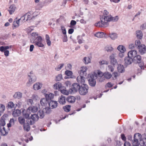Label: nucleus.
Masks as SVG:
<instances>
[{
  "instance_id": "1",
  "label": "nucleus",
  "mask_w": 146,
  "mask_h": 146,
  "mask_svg": "<svg viewBox=\"0 0 146 146\" xmlns=\"http://www.w3.org/2000/svg\"><path fill=\"white\" fill-rule=\"evenodd\" d=\"M88 76L89 85L92 87H94L96 83V80L97 78V74L96 73H94V74H89Z\"/></svg>"
},
{
  "instance_id": "2",
  "label": "nucleus",
  "mask_w": 146,
  "mask_h": 146,
  "mask_svg": "<svg viewBox=\"0 0 146 146\" xmlns=\"http://www.w3.org/2000/svg\"><path fill=\"white\" fill-rule=\"evenodd\" d=\"M141 135L138 133L135 134L134 138L132 140V144L134 145L138 146L139 144V142L141 139Z\"/></svg>"
},
{
  "instance_id": "3",
  "label": "nucleus",
  "mask_w": 146,
  "mask_h": 146,
  "mask_svg": "<svg viewBox=\"0 0 146 146\" xmlns=\"http://www.w3.org/2000/svg\"><path fill=\"white\" fill-rule=\"evenodd\" d=\"M88 87L86 84L80 86L79 92L82 95H85L88 92Z\"/></svg>"
},
{
  "instance_id": "4",
  "label": "nucleus",
  "mask_w": 146,
  "mask_h": 146,
  "mask_svg": "<svg viewBox=\"0 0 146 146\" xmlns=\"http://www.w3.org/2000/svg\"><path fill=\"white\" fill-rule=\"evenodd\" d=\"M28 76L29 77V79L28 82L27 83V86H29L31 84L36 81V78L32 72H30Z\"/></svg>"
},
{
  "instance_id": "5",
  "label": "nucleus",
  "mask_w": 146,
  "mask_h": 146,
  "mask_svg": "<svg viewBox=\"0 0 146 146\" xmlns=\"http://www.w3.org/2000/svg\"><path fill=\"white\" fill-rule=\"evenodd\" d=\"M133 59V61L135 63L139 64V66L141 68L143 67V64L142 62L141 57L140 55L137 54Z\"/></svg>"
},
{
  "instance_id": "6",
  "label": "nucleus",
  "mask_w": 146,
  "mask_h": 146,
  "mask_svg": "<svg viewBox=\"0 0 146 146\" xmlns=\"http://www.w3.org/2000/svg\"><path fill=\"white\" fill-rule=\"evenodd\" d=\"M110 16H102L100 18V21L103 22L105 25L108 26L107 23L108 22H110Z\"/></svg>"
},
{
  "instance_id": "7",
  "label": "nucleus",
  "mask_w": 146,
  "mask_h": 146,
  "mask_svg": "<svg viewBox=\"0 0 146 146\" xmlns=\"http://www.w3.org/2000/svg\"><path fill=\"white\" fill-rule=\"evenodd\" d=\"M87 70L88 68L86 66H82L80 70L78 72V73L81 75L86 76L87 74L86 71Z\"/></svg>"
},
{
  "instance_id": "8",
  "label": "nucleus",
  "mask_w": 146,
  "mask_h": 146,
  "mask_svg": "<svg viewBox=\"0 0 146 146\" xmlns=\"http://www.w3.org/2000/svg\"><path fill=\"white\" fill-rule=\"evenodd\" d=\"M80 87V86L78 83H74L72 86V91L73 93H75L78 91H79Z\"/></svg>"
},
{
  "instance_id": "9",
  "label": "nucleus",
  "mask_w": 146,
  "mask_h": 146,
  "mask_svg": "<svg viewBox=\"0 0 146 146\" xmlns=\"http://www.w3.org/2000/svg\"><path fill=\"white\" fill-rule=\"evenodd\" d=\"M133 61V58H130V57H129L128 56L126 57L125 58L124 65L126 66H127L128 65L131 64Z\"/></svg>"
},
{
  "instance_id": "10",
  "label": "nucleus",
  "mask_w": 146,
  "mask_h": 146,
  "mask_svg": "<svg viewBox=\"0 0 146 146\" xmlns=\"http://www.w3.org/2000/svg\"><path fill=\"white\" fill-rule=\"evenodd\" d=\"M116 56V54L113 53L111 54L109 57L111 63L113 65H115L117 63V60L115 58Z\"/></svg>"
},
{
  "instance_id": "11",
  "label": "nucleus",
  "mask_w": 146,
  "mask_h": 146,
  "mask_svg": "<svg viewBox=\"0 0 146 146\" xmlns=\"http://www.w3.org/2000/svg\"><path fill=\"white\" fill-rule=\"evenodd\" d=\"M82 75L78 76L76 80L78 83L81 84L83 85H84L85 82L86 78Z\"/></svg>"
},
{
  "instance_id": "12",
  "label": "nucleus",
  "mask_w": 146,
  "mask_h": 146,
  "mask_svg": "<svg viewBox=\"0 0 146 146\" xmlns=\"http://www.w3.org/2000/svg\"><path fill=\"white\" fill-rule=\"evenodd\" d=\"M57 102L56 101L51 100L48 104V106L50 108L53 109L56 108L57 106Z\"/></svg>"
},
{
  "instance_id": "13",
  "label": "nucleus",
  "mask_w": 146,
  "mask_h": 146,
  "mask_svg": "<svg viewBox=\"0 0 146 146\" xmlns=\"http://www.w3.org/2000/svg\"><path fill=\"white\" fill-rule=\"evenodd\" d=\"M137 54V51L135 50H130L128 53V56L130 58H133Z\"/></svg>"
},
{
  "instance_id": "14",
  "label": "nucleus",
  "mask_w": 146,
  "mask_h": 146,
  "mask_svg": "<svg viewBox=\"0 0 146 146\" xmlns=\"http://www.w3.org/2000/svg\"><path fill=\"white\" fill-rule=\"evenodd\" d=\"M138 48L139 52L141 55L144 54L146 52V47L144 45H141Z\"/></svg>"
},
{
  "instance_id": "15",
  "label": "nucleus",
  "mask_w": 146,
  "mask_h": 146,
  "mask_svg": "<svg viewBox=\"0 0 146 146\" xmlns=\"http://www.w3.org/2000/svg\"><path fill=\"white\" fill-rule=\"evenodd\" d=\"M76 98L73 96H69L66 99V100L68 102L71 104L74 103L76 101Z\"/></svg>"
},
{
  "instance_id": "16",
  "label": "nucleus",
  "mask_w": 146,
  "mask_h": 146,
  "mask_svg": "<svg viewBox=\"0 0 146 146\" xmlns=\"http://www.w3.org/2000/svg\"><path fill=\"white\" fill-rule=\"evenodd\" d=\"M109 37L112 40H115L118 37V35L116 33L111 32L109 34Z\"/></svg>"
},
{
  "instance_id": "17",
  "label": "nucleus",
  "mask_w": 146,
  "mask_h": 146,
  "mask_svg": "<svg viewBox=\"0 0 146 146\" xmlns=\"http://www.w3.org/2000/svg\"><path fill=\"white\" fill-rule=\"evenodd\" d=\"M48 101L45 98H42L40 100V103L42 106H48Z\"/></svg>"
},
{
  "instance_id": "18",
  "label": "nucleus",
  "mask_w": 146,
  "mask_h": 146,
  "mask_svg": "<svg viewBox=\"0 0 146 146\" xmlns=\"http://www.w3.org/2000/svg\"><path fill=\"white\" fill-rule=\"evenodd\" d=\"M7 114H4L0 119V125L2 126V127L5 125V118L7 117Z\"/></svg>"
},
{
  "instance_id": "19",
  "label": "nucleus",
  "mask_w": 146,
  "mask_h": 146,
  "mask_svg": "<svg viewBox=\"0 0 146 146\" xmlns=\"http://www.w3.org/2000/svg\"><path fill=\"white\" fill-rule=\"evenodd\" d=\"M42 84L41 83L37 82L34 84L33 86V88L35 90H39L42 87Z\"/></svg>"
},
{
  "instance_id": "20",
  "label": "nucleus",
  "mask_w": 146,
  "mask_h": 146,
  "mask_svg": "<svg viewBox=\"0 0 146 146\" xmlns=\"http://www.w3.org/2000/svg\"><path fill=\"white\" fill-rule=\"evenodd\" d=\"M22 96V93L19 92H18L15 93L13 96V97L15 99H21Z\"/></svg>"
},
{
  "instance_id": "21",
  "label": "nucleus",
  "mask_w": 146,
  "mask_h": 146,
  "mask_svg": "<svg viewBox=\"0 0 146 146\" xmlns=\"http://www.w3.org/2000/svg\"><path fill=\"white\" fill-rule=\"evenodd\" d=\"M21 113L20 110L18 109L14 110L12 113V115L14 117H17L19 116Z\"/></svg>"
},
{
  "instance_id": "22",
  "label": "nucleus",
  "mask_w": 146,
  "mask_h": 146,
  "mask_svg": "<svg viewBox=\"0 0 146 146\" xmlns=\"http://www.w3.org/2000/svg\"><path fill=\"white\" fill-rule=\"evenodd\" d=\"M28 109L31 112L35 113L38 110V107L36 106H33L29 107Z\"/></svg>"
},
{
  "instance_id": "23",
  "label": "nucleus",
  "mask_w": 146,
  "mask_h": 146,
  "mask_svg": "<svg viewBox=\"0 0 146 146\" xmlns=\"http://www.w3.org/2000/svg\"><path fill=\"white\" fill-rule=\"evenodd\" d=\"M58 101L61 104H64L66 103L65 98L64 96H61L59 98Z\"/></svg>"
},
{
  "instance_id": "24",
  "label": "nucleus",
  "mask_w": 146,
  "mask_h": 146,
  "mask_svg": "<svg viewBox=\"0 0 146 146\" xmlns=\"http://www.w3.org/2000/svg\"><path fill=\"white\" fill-rule=\"evenodd\" d=\"M16 7L14 5H11L9 7L8 11L10 14H12L15 11Z\"/></svg>"
},
{
  "instance_id": "25",
  "label": "nucleus",
  "mask_w": 146,
  "mask_h": 146,
  "mask_svg": "<svg viewBox=\"0 0 146 146\" xmlns=\"http://www.w3.org/2000/svg\"><path fill=\"white\" fill-rule=\"evenodd\" d=\"M117 69L118 71L120 73H122L124 72L125 69L124 66L123 65L121 64H119L118 65Z\"/></svg>"
},
{
  "instance_id": "26",
  "label": "nucleus",
  "mask_w": 146,
  "mask_h": 146,
  "mask_svg": "<svg viewBox=\"0 0 146 146\" xmlns=\"http://www.w3.org/2000/svg\"><path fill=\"white\" fill-rule=\"evenodd\" d=\"M62 88V84L60 82H57L53 85V88L54 89H60Z\"/></svg>"
},
{
  "instance_id": "27",
  "label": "nucleus",
  "mask_w": 146,
  "mask_h": 146,
  "mask_svg": "<svg viewBox=\"0 0 146 146\" xmlns=\"http://www.w3.org/2000/svg\"><path fill=\"white\" fill-rule=\"evenodd\" d=\"M13 25L15 28L18 27L20 25L19 20H17V18L15 19L13 22Z\"/></svg>"
},
{
  "instance_id": "28",
  "label": "nucleus",
  "mask_w": 146,
  "mask_h": 146,
  "mask_svg": "<svg viewBox=\"0 0 146 146\" xmlns=\"http://www.w3.org/2000/svg\"><path fill=\"white\" fill-rule=\"evenodd\" d=\"M104 33L102 32H98L94 35V36L98 38L104 37Z\"/></svg>"
},
{
  "instance_id": "29",
  "label": "nucleus",
  "mask_w": 146,
  "mask_h": 146,
  "mask_svg": "<svg viewBox=\"0 0 146 146\" xmlns=\"http://www.w3.org/2000/svg\"><path fill=\"white\" fill-rule=\"evenodd\" d=\"M16 119H14L13 118L11 119L9 123L7 124V126L9 128L12 126H13L15 124V122L16 121Z\"/></svg>"
},
{
  "instance_id": "30",
  "label": "nucleus",
  "mask_w": 146,
  "mask_h": 146,
  "mask_svg": "<svg viewBox=\"0 0 146 146\" xmlns=\"http://www.w3.org/2000/svg\"><path fill=\"white\" fill-rule=\"evenodd\" d=\"M104 23L102 22L101 21H99L97 23H95V26L97 27H107V25H105Z\"/></svg>"
},
{
  "instance_id": "31",
  "label": "nucleus",
  "mask_w": 146,
  "mask_h": 146,
  "mask_svg": "<svg viewBox=\"0 0 146 146\" xmlns=\"http://www.w3.org/2000/svg\"><path fill=\"white\" fill-rule=\"evenodd\" d=\"M136 37L137 38L141 39L142 38L143 34L142 32L139 30L136 31Z\"/></svg>"
},
{
  "instance_id": "32",
  "label": "nucleus",
  "mask_w": 146,
  "mask_h": 146,
  "mask_svg": "<svg viewBox=\"0 0 146 146\" xmlns=\"http://www.w3.org/2000/svg\"><path fill=\"white\" fill-rule=\"evenodd\" d=\"M38 116V118L42 119L44 117V112L43 110H39L36 114Z\"/></svg>"
},
{
  "instance_id": "33",
  "label": "nucleus",
  "mask_w": 146,
  "mask_h": 146,
  "mask_svg": "<svg viewBox=\"0 0 146 146\" xmlns=\"http://www.w3.org/2000/svg\"><path fill=\"white\" fill-rule=\"evenodd\" d=\"M139 143L141 146H146V138L142 139Z\"/></svg>"
},
{
  "instance_id": "34",
  "label": "nucleus",
  "mask_w": 146,
  "mask_h": 146,
  "mask_svg": "<svg viewBox=\"0 0 146 146\" xmlns=\"http://www.w3.org/2000/svg\"><path fill=\"white\" fill-rule=\"evenodd\" d=\"M117 49L121 52H125L126 51L125 48L122 45L119 46L117 47Z\"/></svg>"
},
{
  "instance_id": "35",
  "label": "nucleus",
  "mask_w": 146,
  "mask_h": 146,
  "mask_svg": "<svg viewBox=\"0 0 146 146\" xmlns=\"http://www.w3.org/2000/svg\"><path fill=\"white\" fill-rule=\"evenodd\" d=\"M31 118L35 122L37 121L38 119V116L36 114H35L33 115H32L31 116Z\"/></svg>"
},
{
  "instance_id": "36",
  "label": "nucleus",
  "mask_w": 146,
  "mask_h": 146,
  "mask_svg": "<svg viewBox=\"0 0 146 146\" xmlns=\"http://www.w3.org/2000/svg\"><path fill=\"white\" fill-rule=\"evenodd\" d=\"M18 121L19 123L21 125H24L25 122V119L22 117H20L18 118Z\"/></svg>"
},
{
  "instance_id": "37",
  "label": "nucleus",
  "mask_w": 146,
  "mask_h": 146,
  "mask_svg": "<svg viewBox=\"0 0 146 146\" xmlns=\"http://www.w3.org/2000/svg\"><path fill=\"white\" fill-rule=\"evenodd\" d=\"M54 96V95L51 93L46 94L45 95V98L47 100H51L53 98Z\"/></svg>"
},
{
  "instance_id": "38",
  "label": "nucleus",
  "mask_w": 146,
  "mask_h": 146,
  "mask_svg": "<svg viewBox=\"0 0 146 146\" xmlns=\"http://www.w3.org/2000/svg\"><path fill=\"white\" fill-rule=\"evenodd\" d=\"M110 21H113V22L117 21L119 19L118 17V16H115V17H113L111 15H110Z\"/></svg>"
},
{
  "instance_id": "39",
  "label": "nucleus",
  "mask_w": 146,
  "mask_h": 146,
  "mask_svg": "<svg viewBox=\"0 0 146 146\" xmlns=\"http://www.w3.org/2000/svg\"><path fill=\"white\" fill-rule=\"evenodd\" d=\"M12 47L11 46H2L0 47V50L2 52H4L5 50H7V49H8L9 48H11Z\"/></svg>"
},
{
  "instance_id": "40",
  "label": "nucleus",
  "mask_w": 146,
  "mask_h": 146,
  "mask_svg": "<svg viewBox=\"0 0 146 146\" xmlns=\"http://www.w3.org/2000/svg\"><path fill=\"white\" fill-rule=\"evenodd\" d=\"M24 130L27 132L29 131L30 130V127L29 124L27 123L26 124H24L23 125Z\"/></svg>"
},
{
  "instance_id": "41",
  "label": "nucleus",
  "mask_w": 146,
  "mask_h": 146,
  "mask_svg": "<svg viewBox=\"0 0 146 146\" xmlns=\"http://www.w3.org/2000/svg\"><path fill=\"white\" fill-rule=\"evenodd\" d=\"M104 77L107 79H109L111 76V74L108 72H105L104 74Z\"/></svg>"
},
{
  "instance_id": "42",
  "label": "nucleus",
  "mask_w": 146,
  "mask_h": 146,
  "mask_svg": "<svg viewBox=\"0 0 146 146\" xmlns=\"http://www.w3.org/2000/svg\"><path fill=\"white\" fill-rule=\"evenodd\" d=\"M43 110L44 113L47 114L50 113L51 111L50 108L48 107H46L45 108H44Z\"/></svg>"
},
{
  "instance_id": "43",
  "label": "nucleus",
  "mask_w": 146,
  "mask_h": 146,
  "mask_svg": "<svg viewBox=\"0 0 146 146\" xmlns=\"http://www.w3.org/2000/svg\"><path fill=\"white\" fill-rule=\"evenodd\" d=\"M83 62L86 64H88L90 62V59L89 57H85L83 60Z\"/></svg>"
},
{
  "instance_id": "44",
  "label": "nucleus",
  "mask_w": 146,
  "mask_h": 146,
  "mask_svg": "<svg viewBox=\"0 0 146 146\" xmlns=\"http://www.w3.org/2000/svg\"><path fill=\"white\" fill-rule=\"evenodd\" d=\"M65 73L67 76H70V78H72V71L67 70L65 71Z\"/></svg>"
},
{
  "instance_id": "45",
  "label": "nucleus",
  "mask_w": 146,
  "mask_h": 146,
  "mask_svg": "<svg viewBox=\"0 0 146 146\" xmlns=\"http://www.w3.org/2000/svg\"><path fill=\"white\" fill-rule=\"evenodd\" d=\"M105 49L107 52H111L113 48L111 46L108 45L106 46Z\"/></svg>"
},
{
  "instance_id": "46",
  "label": "nucleus",
  "mask_w": 146,
  "mask_h": 146,
  "mask_svg": "<svg viewBox=\"0 0 146 146\" xmlns=\"http://www.w3.org/2000/svg\"><path fill=\"white\" fill-rule=\"evenodd\" d=\"M27 123L29 124V125L30 124L31 125L35 123L31 118H28L27 119Z\"/></svg>"
},
{
  "instance_id": "47",
  "label": "nucleus",
  "mask_w": 146,
  "mask_h": 146,
  "mask_svg": "<svg viewBox=\"0 0 146 146\" xmlns=\"http://www.w3.org/2000/svg\"><path fill=\"white\" fill-rule=\"evenodd\" d=\"M70 105H67L63 107L64 110L66 112H68L70 110Z\"/></svg>"
},
{
  "instance_id": "48",
  "label": "nucleus",
  "mask_w": 146,
  "mask_h": 146,
  "mask_svg": "<svg viewBox=\"0 0 146 146\" xmlns=\"http://www.w3.org/2000/svg\"><path fill=\"white\" fill-rule=\"evenodd\" d=\"M25 16L27 17L26 20H30L31 19L32 15L30 13H28L25 14Z\"/></svg>"
},
{
  "instance_id": "49",
  "label": "nucleus",
  "mask_w": 146,
  "mask_h": 146,
  "mask_svg": "<svg viewBox=\"0 0 146 146\" xmlns=\"http://www.w3.org/2000/svg\"><path fill=\"white\" fill-rule=\"evenodd\" d=\"M31 36L32 39L35 40L36 39L37 36H38V34L36 33H32Z\"/></svg>"
},
{
  "instance_id": "50",
  "label": "nucleus",
  "mask_w": 146,
  "mask_h": 146,
  "mask_svg": "<svg viewBox=\"0 0 146 146\" xmlns=\"http://www.w3.org/2000/svg\"><path fill=\"white\" fill-rule=\"evenodd\" d=\"M14 104L12 102H10L8 104L7 107L8 108H14Z\"/></svg>"
},
{
  "instance_id": "51",
  "label": "nucleus",
  "mask_w": 146,
  "mask_h": 146,
  "mask_svg": "<svg viewBox=\"0 0 146 146\" xmlns=\"http://www.w3.org/2000/svg\"><path fill=\"white\" fill-rule=\"evenodd\" d=\"M135 46L138 48L141 45V44L140 41L139 40H136L135 42Z\"/></svg>"
},
{
  "instance_id": "52",
  "label": "nucleus",
  "mask_w": 146,
  "mask_h": 146,
  "mask_svg": "<svg viewBox=\"0 0 146 146\" xmlns=\"http://www.w3.org/2000/svg\"><path fill=\"white\" fill-rule=\"evenodd\" d=\"M0 133L1 135H5L7 133V132L5 131V128L4 127H2V129Z\"/></svg>"
},
{
  "instance_id": "53",
  "label": "nucleus",
  "mask_w": 146,
  "mask_h": 146,
  "mask_svg": "<svg viewBox=\"0 0 146 146\" xmlns=\"http://www.w3.org/2000/svg\"><path fill=\"white\" fill-rule=\"evenodd\" d=\"M60 91L61 93L64 95H68L69 94V92L65 89H60Z\"/></svg>"
},
{
  "instance_id": "54",
  "label": "nucleus",
  "mask_w": 146,
  "mask_h": 146,
  "mask_svg": "<svg viewBox=\"0 0 146 146\" xmlns=\"http://www.w3.org/2000/svg\"><path fill=\"white\" fill-rule=\"evenodd\" d=\"M62 79V75L61 74H59L56 76L55 80L56 81H60Z\"/></svg>"
},
{
  "instance_id": "55",
  "label": "nucleus",
  "mask_w": 146,
  "mask_h": 146,
  "mask_svg": "<svg viewBox=\"0 0 146 146\" xmlns=\"http://www.w3.org/2000/svg\"><path fill=\"white\" fill-rule=\"evenodd\" d=\"M35 44L38 47H42L44 45L42 43L41 41L40 42H35Z\"/></svg>"
},
{
  "instance_id": "56",
  "label": "nucleus",
  "mask_w": 146,
  "mask_h": 146,
  "mask_svg": "<svg viewBox=\"0 0 146 146\" xmlns=\"http://www.w3.org/2000/svg\"><path fill=\"white\" fill-rule=\"evenodd\" d=\"M64 64H62L59 65L58 67L55 68V70L57 71L60 70L64 66Z\"/></svg>"
},
{
  "instance_id": "57",
  "label": "nucleus",
  "mask_w": 146,
  "mask_h": 146,
  "mask_svg": "<svg viewBox=\"0 0 146 146\" xmlns=\"http://www.w3.org/2000/svg\"><path fill=\"white\" fill-rule=\"evenodd\" d=\"M31 98L34 100H37L39 99V98L38 96L36 94H33Z\"/></svg>"
},
{
  "instance_id": "58",
  "label": "nucleus",
  "mask_w": 146,
  "mask_h": 146,
  "mask_svg": "<svg viewBox=\"0 0 146 146\" xmlns=\"http://www.w3.org/2000/svg\"><path fill=\"white\" fill-rule=\"evenodd\" d=\"M5 110V106L2 104H0V112H3Z\"/></svg>"
},
{
  "instance_id": "59",
  "label": "nucleus",
  "mask_w": 146,
  "mask_h": 146,
  "mask_svg": "<svg viewBox=\"0 0 146 146\" xmlns=\"http://www.w3.org/2000/svg\"><path fill=\"white\" fill-rule=\"evenodd\" d=\"M61 28L62 33L64 35H66V32L65 27L63 26H61Z\"/></svg>"
},
{
  "instance_id": "60",
  "label": "nucleus",
  "mask_w": 146,
  "mask_h": 146,
  "mask_svg": "<svg viewBox=\"0 0 146 146\" xmlns=\"http://www.w3.org/2000/svg\"><path fill=\"white\" fill-rule=\"evenodd\" d=\"M99 63L100 64H107L108 63V62L106 61L105 60H102L101 61H100Z\"/></svg>"
},
{
  "instance_id": "61",
  "label": "nucleus",
  "mask_w": 146,
  "mask_h": 146,
  "mask_svg": "<svg viewBox=\"0 0 146 146\" xmlns=\"http://www.w3.org/2000/svg\"><path fill=\"white\" fill-rule=\"evenodd\" d=\"M25 17H24V15L21 17V18L19 19V20L21 21L22 22H24L25 21H26V19H25Z\"/></svg>"
},
{
  "instance_id": "62",
  "label": "nucleus",
  "mask_w": 146,
  "mask_h": 146,
  "mask_svg": "<svg viewBox=\"0 0 146 146\" xmlns=\"http://www.w3.org/2000/svg\"><path fill=\"white\" fill-rule=\"evenodd\" d=\"M140 28L141 30H144L146 29V23L143 24L141 26Z\"/></svg>"
},
{
  "instance_id": "63",
  "label": "nucleus",
  "mask_w": 146,
  "mask_h": 146,
  "mask_svg": "<svg viewBox=\"0 0 146 146\" xmlns=\"http://www.w3.org/2000/svg\"><path fill=\"white\" fill-rule=\"evenodd\" d=\"M33 99H29L27 100V102L32 105V104L33 103Z\"/></svg>"
},
{
  "instance_id": "64",
  "label": "nucleus",
  "mask_w": 146,
  "mask_h": 146,
  "mask_svg": "<svg viewBox=\"0 0 146 146\" xmlns=\"http://www.w3.org/2000/svg\"><path fill=\"white\" fill-rule=\"evenodd\" d=\"M108 70L112 72L114 71V68L111 65H109L108 66Z\"/></svg>"
}]
</instances>
